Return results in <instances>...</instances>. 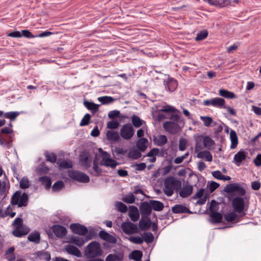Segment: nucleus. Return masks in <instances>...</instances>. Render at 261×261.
Returning <instances> with one entry per match:
<instances>
[{"label": "nucleus", "instance_id": "1", "mask_svg": "<svg viewBox=\"0 0 261 261\" xmlns=\"http://www.w3.org/2000/svg\"><path fill=\"white\" fill-rule=\"evenodd\" d=\"M181 186L180 181L173 176H169L164 179L163 191L167 196H171L174 191L180 189Z\"/></svg>", "mask_w": 261, "mask_h": 261}, {"label": "nucleus", "instance_id": "2", "mask_svg": "<svg viewBox=\"0 0 261 261\" xmlns=\"http://www.w3.org/2000/svg\"><path fill=\"white\" fill-rule=\"evenodd\" d=\"M232 205L233 210L236 212L241 213L244 211H247L249 207V201L247 200V201H245L243 198L238 196L233 199Z\"/></svg>", "mask_w": 261, "mask_h": 261}, {"label": "nucleus", "instance_id": "3", "mask_svg": "<svg viewBox=\"0 0 261 261\" xmlns=\"http://www.w3.org/2000/svg\"><path fill=\"white\" fill-rule=\"evenodd\" d=\"M28 197L27 194L21 192L16 191L13 195L11 199V204L12 205H18V207L25 206L27 205Z\"/></svg>", "mask_w": 261, "mask_h": 261}, {"label": "nucleus", "instance_id": "4", "mask_svg": "<svg viewBox=\"0 0 261 261\" xmlns=\"http://www.w3.org/2000/svg\"><path fill=\"white\" fill-rule=\"evenodd\" d=\"M224 191L229 194L235 193L240 197L245 195L246 193L244 188L238 183L227 185L224 188Z\"/></svg>", "mask_w": 261, "mask_h": 261}, {"label": "nucleus", "instance_id": "5", "mask_svg": "<svg viewBox=\"0 0 261 261\" xmlns=\"http://www.w3.org/2000/svg\"><path fill=\"white\" fill-rule=\"evenodd\" d=\"M86 252L87 255L91 257L99 256L101 253L100 244L96 242H92L86 247Z\"/></svg>", "mask_w": 261, "mask_h": 261}, {"label": "nucleus", "instance_id": "6", "mask_svg": "<svg viewBox=\"0 0 261 261\" xmlns=\"http://www.w3.org/2000/svg\"><path fill=\"white\" fill-rule=\"evenodd\" d=\"M69 176L74 180L82 183H87L89 181V177L85 173L73 170L69 172Z\"/></svg>", "mask_w": 261, "mask_h": 261}, {"label": "nucleus", "instance_id": "7", "mask_svg": "<svg viewBox=\"0 0 261 261\" xmlns=\"http://www.w3.org/2000/svg\"><path fill=\"white\" fill-rule=\"evenodd\" d=\"M100 164L101 166L110 167L112 168H115L119 165V163L115 160L111 159L110 155L105 151H102V159Z\"/></svg>", "mask_w": 261, "mask_h": 261}, {"label": "nucleus", "instance_id": "8", "mask_svg": "<svg viewBox=\"0 0 261 261\" xmlns=\"http://www.w3.org/2000/svg\"><path fill=\"white\" fill-rule=\"evenodd\" d=\"M120 133L122 138L125 140H129L134 134V129L130 123H126L122 126Z\"/></svg>", "mask_w": 261, "mask_h": 261}, {"label": "nucleus", "instance_id": "9", "mask_svg": "<svg viewBox=\"0 0 261 261\" xmlns=\"http://www.w3.org/2000/svg\"><path fill=\"white\" fill-rule=\"evenodd\" d=\"M164 129L171 134H176L181 130L179 125L172 121H166L163 123Z\"/></svg>", "mask_w": 261, "mask_h": 261}, {"label": "nucleus", "instance_id": "10", "mask_svg": "<svg viewBox=\"0 0 261 261\" xmlns=\"http://www.w3.org/2000/svg\"><path fill=\"white\" fill-rule=\"evenodd\" d=\"M248 153L244 149H241L237 153L234 155L233 159V163L237 166H240L243 162L245 161L247 156Z\"/></svg>", "mask_w": 261, "mask_h": 261}, {"label": "nucleus", "instance_id": "11", "mask_svg": "<svg viewBox=\"0 0 261 261\" xmlns=\"http://www.w3.org/2000/svg\"><path fill=\"white\" fill-rule=\"evenodd\" d=\"M121 228L123 231L127 234H134L138 232L137 225L130 222H123L121 225Z\"/></svg>", "mask_w": 261, "mask_h": 261}, {"label": "nucleus", "instance_id": "12", "mask_svg": "<svg viewBox=\"0 0 261 261\" xmlns=\"http://www.w3.org/2000/svg\"><path fill=\"white\" fill-rule=\"evenodd\" d=\"M70 228L74 233L80 236H85L88 232L87 228L85 226L79 223L71 224Z\"/></svg>", "mask_w": 261, "mask_h": 261}, {"label": "nucleus", "instance_id": "13", "mask_svg": "<svg viewBox=\"0 0 261 261\" xmlns=\"http://www.w3.org/2000/svg\"><path fill=\"white\" fill-rule=\"evenodd\" d=\"M91 239L92 237L89 235L86 236L85 238L80 237L78 236H72L70 239L69 242L81 247L83 246L86 242L90 240Z\"/></svg>", "mask_w": 261, "mask_h": 261}, {"label": "nucleus", "instance_id": "14", "mask_svg": "<svg viewBox=\"0 0 261 261\" xmlns=\"http://www.w3.org/2000/svg\"><path fill=\"white\" fill-rule=\"evenodd\" d=\"M80 161L85 169H88L90 167L91 163L89 153L86 151H83L80 155Z\"/></svg>", "mask_w": 261, "mask_h": 261}, {"label": "nucleus", "instance_id": "15", "mask_svg": "<svg viewBox=\"0 0 261 261\" xmlns=\"http://www.w3.org/2000/svg\"><path fill=\"white\" fill-rule=\"evenodd\" d=\"M23 225V221L21 218L18 217L15 218L12 223V226L15 228L12 231L13 235L16 237H21L22 234L19 233L18 229Z\"/></svg>", "mask_w": 261, "mask_h": 261}, {"label": "nucleus", "instance_id": "16", "mask_svg": "<svg viewBox=\"0 0 261 261\" xmlns=\"http://www.w3.org/2000/svg\"><path fill=\"white\" fill-rule=\"evenodd\" d=\"M52 230L55 236L60 238L65 237L67 233L66 228L60 225H54L52 226Z\"/></svg>", "mask_w": 261, "mask_h": 261}, {"label": "nucleus", "instance_id": "17", "mask_svg": "<svg viewBox=\"0 0 261 261\" xmlns=\"http://www.w3.org/2000/svg\"><path fill=\"white\" fill-rule=\"evenodd\" d=\"M213 203L215 204L216 201L212 200L211 203L210 211L211 213L210 214V217L211 218V222L213 223H218L221 222L223 218L222 215L219 212H212V207L213 206Z\"/></svg>", "mask_w": 261, "mask_h": 261}, {"label": "nucleus", "instance_id": "18", "mask_svg": "<svg viewBox=\"0 0 261 261\" xmlns=\"http://www.w3.org/2000/svg\"><path fill=\"white\" fill-rule=\"evenodd\" d=\"M164 85L165 89L170 92L174 91L178 85L175 80L169 77L167 80H164Z\"/></svg>", "mask_w": 261, "mask_h": 261}, {"label": "nucleus", "instance_id": "19", "mask_svg": "<svg viewBox=\"0 0 261 261\" xmlns=\"http://www.w3.org/2000/svg\"><path fill=\"white\" fill-rule=\"evenodd\" d=\"M140 210L141 214V217H147L150 215L152 208L149 203L147 202H142L140 206Z\"/></svg>", "mask_w": 261, "mask_h": 261}, {"label": "nucleus", "instance_id": "20", "mask_svg": "<svg viewBox=\"0 0 261 261\" xmlns=\"http://www.w3.org/2000/svg\"><path fill=\"white\" fill-rule=\"evenodd\" d=\"M99 237L103 240H105L111 244L117 243V239L115 236H113L105 230H101L99 232Z\"/></svg>", "mask_w": 261, "mask_h": 261}, {"label": "nucleus", "instance_id": "21", "mask_svg": "<svg viewBox=\"0 0 261 261\" xmlns=\"http://www.w3.org/2000/svg\"><path fill=\"white\" fill-rule=\"evenodd\" d=\"M152 224V222L149 217H141V219L139 222V226L141 230H148Z\"/></svg>", "mask_w": 261, "mask_h": 261}, {"label": "nucleus", "instance_id": "22", "mask_svg": "<svg viewBox=\"0 0 261 261\" xmlns=\"http://www.w3.org/2000/svg\"><path fill=\"white\" fill-rule=\"evenodd\" d=\"M205 189H200L198 190L192 197V198L194 200L197 199L198 198H202L203 196V198L200 199L197 201V203L199 204H203L205 203L206 198L207 197V194H204Z\"/></svg>", "mask_w": 261, "mask_h": 261}, {"label": "nucleus", "instance_id": "23", "mask_svg": "<svg viewBox=\"0 0 261 261\" xmlns=\"http://www.w3.org/2000/svg\"><path fill=\"white\" fill-rule=\"evenodd\" d=\"M65 250L68 254L75 256L77 257H81L82 256V254L80 250L73 245H67L65 246Z\"/></svg>", "mask_w": 261, "mask_h": 261}, {"label": "nucleus", "instance_id": "24", "mask_svg": "<svg viewBox=\"0 0 261 261\" xmlns=\"http://www.w3.org/2000/svg\"><path fill=\"white\" fill-rule=\"evenodd\" d=\"M193 186L186 185L184 186L179 192V196L182 198H186L191 195L193 192Z\"/></svg>", "mask_w": 261, "mask_h": 261}, {"label": "nucleus", "instance_id": "25", "mask_svg": "<svg viewBox=\"0 0 261 261\" xmlns=\"http://www.w3.org/2000/svg\"><path fill=\"white\" fill-rule=\"evenodd\" d=\"M148 141L146 138H140L136 142V147L141 152H144L147 148Z\"/></svg>", "mask_w": 261, "mask_h": 261}, {"label": "nucleus", "instance_id": "26", "mask_svg": "<svg viewBox=\"0 0 261 261\" xmlns=\"http://www.w3.org/2000/svg\"><path fill=\"white\" fill-rule=\"evenodd\" d=\"M202 144L206 149L211 150L213 149L215 145V142L209 136L203 137L201 136Z\"/></svg>", "mask_w": 261, "mask_h": 261}, {"label": "nucleus", "instance_id": "27", "mask_svg": "<svg viewBox=\"0 0 261 261\" xmlns=\"http://www.w3.org/2000/svg\"><path fill=\"white\" fill-rule=\"evenodd\" d=\"M197 157L199 159H204L207 162H211L213 160V156L208 150H202L198 152Z\"/></svg>", "mask_w": 261, "mask_h": 261}, {"label": "nucleus", "instance_id": "28", "mask_svg": "<svg viewBox=\"0 0 261 261\" xmlns=\"http://www.w3.org/2000/svg\"><path fill=\"white\" fill-rule=\"evenodd\" d=\"M172 211L175 214L190 213V210L186 206L181 204H176L172 207Z\"/></svg>", "mask_w": 261, "mask_h": 261}, {"label": "nucleus", "instance_id": "29", "mask_svg": "<svg viewBox=\"0 0 261 261\" xmlns=\"http://www.w3.org/2000/svg\"><path fill=\"white\" fill-rule=\"evenodd\" d=\"M89 172L96 176L101 175L102 171L98 166V163L96 160H94L93 163V167L92 169L89 170Z\"/></svg>", "mask_w": 261, "mask_h": 261}, {"label": "nucleus", "instance_id": "30", "mask_svg": "<svg viewBox=\"0 0 261 261\" xmlns=\"http://www.w3.org/2000/svg\"><path fill=\"white\" fill-rule=\"evenodd\" d=\"M230 139L231 141L230 148H236L238 144V137L234 130L231 129L230 132Z\"/></svg>", "mask_w": 261, "mask_h": 261}, {"label": "nucleus", "instance_id": "31", "mask_svg": "<svg viewBox=\"0 0 261 261\" xmlns=\"http://www.w3.org/2000/svg\"><path fill=\"white\" fill-rule=\"evenodd\" d=\"M149 203L151 205V208L155 211H161L164 207V204L162 202L158 200H150Z\"/></svg>", "mask_w": 261, "mask_h": 261}, {"label": "nucleus", "instance_id": "32", "mask_svg": "<svg viewBox=\"0 0 261 261\" xmlns=\"http://www.w3.org/2000/svg\"><path fill=\"white\" fill-rule=\"evenodd\" d=\"M212 106L214 107L218 108L225 109V100L223 98L220 97H216L212 98Z\"/></svg>", "mask_w": 261, "mask_h": 261}, {"label": "nucleus", "instance_id": "33", "mask_svg": "<svg viewBox=\"0 0 261 261\" xmlns=\"http://www.w3.org/2000/svg\"><path fill=\"white\" fill-rule=\"evenodd\" d=\"M141 156V151L139 149L132 148L129 149L127 153V157L133 160L138 159Z\"/></svg>", "mask_w": 261, "mask_h": 261}, {"label": "nucleus", "instance_id": "34", "mask_svg": "<svg viewBox=\"0 0 261 261\" xmlns=\"http://www.w3.org/2000/svg\"><path fill=\"white\" fill-rule=\"evenodd\" d=\"M84 105L86 108L89 110H90L93 114L95 113L98 110L99 105L97 104L88 101H85Z\"/></svg>", "mask_w": 261, "mask_h": 261}, {"label": "nucleus", "instance_id": "35", "mask_svg": "<svg viewBox=\"0 0 261 261\" xmlns=\"http://www.w3.org/2000/svg\"><path fill=\"white\" fill-rule=\"evenodd\" d=\"M38 181L42 184L44 185L46 189L50 188L51 185V178L48 176H44L38 178Z\"/></svg>", "mask_w": 261, "mask_h": 261}, {"label": "nucleus", "instance_id": "36", "mask_svg": "<svg viewBox=\"0 0 261 261\" xmlns=\"http://www.w3.org/2000/svg\"><path fill=\"white\" fill-rule=\"evenodd\" d=\"M225 220L227 222H232L236 220L239 219L238 215L236 213V212H231L224 215Z\"/></svg>", "mask_w": 261, "mask_h": 261}, {"label": "nucleus", "instance_id": "37", "mask_svg": "<svg viewBox=\"0 0 261 261\" xmlns=\"http://www.w3.org/2000/svg\"><path fill=\"white\" fill-rule=\"evenodd\" d=\"M142 252L140 250H134L129 255V258L136 261H139L142 257Z\"/></svg>", "mask_w": 261, "mask_h": 261}, {"label": "nucleus", "instance_id": "38", "mask_svg": "<svg viewBox=\"0 0 261 261\" xmlns=\"http://www.w3.org/2000/svg\"><path fill=\"white\" fill-rule=\"evenodd\" d=\"M28 240L32 242L38 244L40 242V236L38 231H35L30 234L28 237Z\"/></svg>", "mask_w": 261, "mask_h": 261}, {"label": "nucleus", "instance_id": "39", "mask_svg": "<svg viewBox=\"0 0 261 261\" xmlns=\"http://www.w3.org/2000/svg\"><path fill=\"white\" fill-rule=\"evenodd\" d=\"M219 94L220 96L227 98L233 99L236 97V95L233 92L225 89L219 90Z\"/></svg>", "mask_w": 261, "mask_h": 261}, {"label": "nucleus", "instance_id": "40", "mask_svg": "<svg viewBox=\"0 0 261 261\" xmlns=\"http://www.w3.org/2000/svg\"><path fill=\"white\" fill-rule=\"evenodd\" d=\"M37 256L40 259L44 261H49L51 259L49 253L47 251H39L37 253Z\"/></svg>", "mask_w": 261, "mask_h": 261}, {"label": "nucleus", "instance_id": "41", "mask_svg": "<svg viewBox=\"0 0 261 261\" xmlns=\"http://www.w3.org/2000/svg\"><path fill=\"white\" fill-rule=\"evenodd\" d=\"M154 141L158 146H162L167 143V138L165 135H160L155 138Z\"/></svg>", "mask_w": 261, "mask_h": 261}, {"label": "nucleus", "instance_id": "42", "mask_svg": "<svg viewBox=\"0 0 261 261\" xmlns=\"http://www.w3.org/2000/svg\"><path fill=\"white\" fill-rule=\"evenodd\" d=\"M107 138L110 141L115 142L119 139V136L116 132L109 130L107 133Z\"/></svg>", "mask_w": 261, "mask_h": 261}, {"label": "nucleus", "instance_id": "43", "mask_svg": "<svg viewBox=\"0 0 261 261\" xmlns=\"http://www.w3.org/2000/svg\"><path fill=\"white\" fill-rule=\"evenodd\" d=\"M19 114L20 112L17 111L8 112L5 113L4 117L7 119H9L11 121H13Z\"/></svg>", "mask_w": 261, "mask_h": 261}, {"label": "nucleus", "instance_id": "44", "mask_svg": "<svg viewBox=\"0 0 261 261\" xmlns=\"http://www.w3.org/2000/svg\"><path fill=\"white\" fill-rule=\"evenodd\" d=\"M130 219L134 222L138 221L140 217L138 210L136 207H134V210H132L129 213Z\"/></svg>", "mask_w": 261, "mask_h": 261}, {"label": "nucleus", "instance_id": "45", "mask_svg": "<svg viewBox=\"0 0 261 261\" xmlns=\"http://www.w3.org/2000/svg\"><path fill=\"white\" fill-rule=\"evenodd\" d=\"M230 3L231 2L228 0H213V2L211 3V5L218 6L219 7H224L229 5Z\"/></svg>", "mask_w": 261, "mask_h": 261}, {"label": "nucleus", "instance_id": "46", "mask_svg": "<svg viewBox=\"0 0 261 261\" xmlns=\"http://www.w3.org/2000/svg\"><path fill=\"white\" fill-rule=\"evenodd\" d=\"M196 143H195V152H198L202 150L204 148L203 145L202 144V141L201 139V136H198L196 139Z\"/></svg>", "mask_w": 261, "mask_h": 261}, {"label": "nucleus", "instance_id": "47", "mask_svg": "<svg viewBox=\"0 0 261 261\" xmlns=\"http://www.w3.org/2000/svg\"><path fill=\"white\" fill-rule=\"evenodd\" d=\"M98 100L103 105L109 104L114 100L113 97L108 96L99 97L98 98Z\"/></svg>", "mask_w": 261, "mask_h": 261}, {"label": "nucleus", "instance_id": "48", "mask_svg": "<svg viewBox=\"0 0 261 261\" xmlns=\"http://www.w3.org/2000/svg\"><path fill=\"white\" fill-rule=\"evenodd\" d=\"M132 121L135 127H139L142 125L143 121L138 116L133 115L132 117Z\"/></svg>", "mask_w": 261, "mask_h": 261}, {"label": "nucleus", "instance_id": "49", "mask_svg": "<svg viewBox=\"0 0 261 261\" xmlns=\"http://www.w3.org/2000/svg\"><path fill=\"white\" fill-rule=\"evenodd\" d=\"M142 236L144 241L147 243H151L153 241L154 237L151 232H145Z\"/></svg>", "mask_w": 261, "mask_h": 261}, {"label": "nucleus", "instance_id": "50", "mask_svg": "<svg viewBox=\"0 0 261 261\" xmlns=\"http://www.w3.org/2000/svg\"><path fill=\"white\" fill-rule=\"evenodd\" d=\"M44 155L47 161H49L52 163H55L56 162L57 155L55 153L46 152L44 153Z\"/></svg>", "mask_w": 261, "mask_h": 261}, {"label": "nucleus", "instance_id": "51", "mask_svg": "<svg viewBox=\"0 0 261 261\" xmlns=\"http://www.w3.org/2000/svg\"><path fill=\"white\" fill-rule=\"evenodd\" d=\"M14 247H11L9 248L6 252V255H7V258L9 260H12L14 259L15 256L14 254Z\"/></svg>", "mask_w": 261, "mask_h": 261}, {"label": "nucleus", "instance_id": "52", "mask_svg": "<svg viewBox=\"0 0 261 261\" xmlns=\"http://www.w3.org/2000/svg\"><path fill=\"white\" fill-rule=\"evenodd\" d=\"M128 239L131 242L137 244H141L144 242L143 238L139 236L130 237Z\"/></svg>", "mask_w": 261, "mask_h": 261}, {"label": "nucleus", "instance_id": "53", "mask_svg": "<svg viewBox=\"0 0 261 261\" xmlns=\"http://www.w3.org/2000/svg\"><path fill=\"white\" fill-rule=\"evenodd\" d=\"M20 188L21 189H27L29 187L30 183L27 177H23L22 178L19 182Z\"/></svg>", "mask_w": 261, "mask_h": 261}, {"label": "nucleus", "instance_id": "54", "mask_svg": "<svg viewBox=\"0 0 261 261\" xmlns=\"http://www.w3.org/2000/svg\"><path fill=\"white\" fill-rule=\"evenodd\" d=\"M208 35V32L206 31H201L197 34L195 37L196 41H201L207 37Z\"/></svg>", "mask_w": 261, "mask_h": 261}, {"label": "nucleus", "instance_id": "55", "mask_svg": "<svg viewBox=\"0 0 261 261\" xmlns=\"http://www.w3.org/2000/svg\"><path fill=\"white\" fill-rule=\"evenodd\" d=\"M116 206L118 211L122 213H125L127 211V207L125 204L121 202L116 203Z\"/></svg>", "mask_w": 261, "mask_h": 261}, {"label": "nucleus", "instance_id": "56", "mask_svg": "<svg viewBox=\"0 0 261 261\" xmlns=\"http://www.w3.org/2000/svg\"><path fill=\"white\" fill-rule=\"evenodd\" d=\"M200 119L203 122L205 126H210L211 124L213 122V119L210 116H200Z\"/></svg>", "mask_w": 261, "mask_h": 261}, {"label": "nucleus", "instance_id": "57", "mask_svg": "<svg viewBox=\"0 0 261 261\" xmlns=\"http://www.w3.org/2000/svg\"><path fill=\"white\" fill-rule=\"evenodd\" d=\"M123 201L127 203H133L135 201V197L133 194H130L124 197Z\"/></svg>", "mask_w": 261, "mask_h": 261}, {"label": "nucleus", "instance_id": "58", "mask_svg": "<svg viewBox=\"0 0 261 261\" xmlns=\"http://www.w3.org/2000/svg\"><path fill=\"white\" fill-rule=\"evenodd\" d=\"M63 182L61 180H58L53 185L52 189L54 191H57L61 190L63 187Z\"/></svg>", "mask_w": 261, "mask_h": 261}, {"label": "nucleus", "instance_id": "59", "mask_svg": "<svg viewBox=\"0 0 261 261\" xmlns=\"http://www.w3.org/2000/svg\"><path fill=\"white\" fill-rule=\"evenodd\" d=\"M90 115L89 114H86L85 115L83 119H82L80 122V126H86L89 123V121L90 120Z\"/></svg>", "mask_w": 261, "mask_h": 261}, {"label": "nucleus", "instance_id": "60", "mask_svg": "<svg viewBox=\"0 0 261 261\" xmlns=\"http://www.w3.org/2000/svg\"><path fill=\"white\" fill-rule=\"evenodd\" d=\"M119 125V122L117 120H112L107 123V127L110 129H116Z\"/></svg>", "mask_w": 261, "mask_h": 261}, {"label": "nucleus", "instance_id": "61", "mask_svg": "<svg viewBox=\"0 0 261 261\" xmlns=\"http://www.w3.org/2000/svg\"><path fill=\"white\" fill-rule=\"evenodd\" d=\"M188 141L185 139H180L179 142V149L180 151H184L187 146Z\"/></svg>", "mask_w": 261, "mask_h": 261}, {"label": "nucleus", "instance_id": "62", "mask_svg": "<svg viewBox=\"0 0 261 261\" xmlns=\"http://www.w3.org/2000/svg\"><path fill=\"white\" fill-rule=\"evenodd\" d=\"M22 36L28 38H33L36 37V35H33L32 33L28 30H24L21 31Z\"/></svg>", "mask_w": 261, "mask_h": 261}, {"label": "nucleus", "instance_id": "63", "mask_svg": "<svg viewBox=\"0 0 261 261\" xmlns=\"http://www.w3.org/2000/svg\"><path fill=\"white\" fill-rule=\"evenodd\" d=\"M188 155H189V152H186L184 155H183L182 156H178V157L176 158L174 160V163L177 164L181 163L183 162L184 160L186 158H187Z\"/></svg>", "mask_w": 261, "mask_h": 261}, {"label": "nucleus", "instance_id": "64", "mask_svg": "<svg viewBox=\"0 0 261 261\" xmlns=\"http://www.w3.org/2000/svg\"><path fill=\"white\" fill-rule=\"evenodd\" d=\"M30 230V228L26 225H23L18 229L19 233H20V234L23 233V234H22V237L27 234L29 232Z\"/></svg>", "mask_w": 261, "mask_h": 261}]
</instances>
